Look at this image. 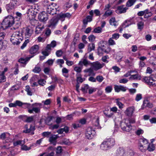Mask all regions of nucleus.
Returning a JSON list of instances; mask_svg holds the SVG:
<instances>
[{
    "instance_id": "nucleus-1",
    "label": "nucleus",
    "mask_w": 156,
    "mask_h": 156,
    "mask_svg": "<svg viewBox=\"0 0 156 156\" xmlns=\"http://www.w3.org/2000/svg\"><path fill=\"white\" fill-rule=\"evenodd\" d=\"M22 33L19 31H16L13 33L10 38V41L12 44L15 45L19 44L23 39Z\"/></svg>"
},
{
    "instance_id": "nucleus-2",
    "label": "nucleus",
    "mask_w": 156,
    "mask_h": 156,
    "mask_svg": "<svg viewBox=\"0 0 156 156\" xmlns=\"http://www.w3.org/2000/svg\"><path fill=\"white\" fill-rule=\"evenodd\" d=\"M14 23V18L11 16L5 17L1 23L3 30H5L11 26Z\"/></svg>"
},
{
    "instance_id": "nucleus-3",
    "label": "nucleus",
    "mask_w": 156,
    "mask_h": 156,
    "mask_svg": "<svg viewBox=\"0 0 156 156\" xmlns=\"http://www.w3.org/2000/svg\"><path fill=\"white\" fill-rule=\"evenodd\" d=\"M58 6L55 3H52L50 5H48L47 8V12L51 14L54 15L57 13V12L59 11L58 10Z\"/></svg>"
},
{
    "instance_id": "nucleus-4",
    "label": "nucleus",
    "mask_w": 156,
    "mask_h": 156,
    "mask_svg": "<svg viewBox=\"0 0 156 156\" xmlns=\"http://www.w3.org/2000/svg\"><path fill=\"white\" fill-rule=\"evenodd\" d=\"M142 81L150 85L156 86V74L153 78L151 77L145 76L143 79Z\"/></svg>"
},
{
    "instance_id": "nucleus-5",
    "label": "nucleus",
    "mask_w": 156,
    "mask_h": 156,
    "mask_svg": "<svg viewBox=\"0 0 156 156\" xmlns=\"http://www.w3.org/2000/svg\"><path fill=\"white\" fill-rule=\"evenodd\" d=\"M128 120H125L121 123L120 126L122 129L124 131L127 132H129L132 129V126Z\"/></svg>"
},
{
    "instance_id": "nucleus-6",
    "label": "nucleus",
    "mask_w": 156,
    "mask_h": 156,
    "mask_svg": "<svg viewBox=\"0 0 156 156\" xmlns=\"http://www.w3.org/2000/svg\"><path fill=\"white\" fill-rule=\"evenodd\" d=\"M95 130L91 127H88L85 133L87 139H91L95 135Z\"/></svg>"
},
{
    "instance_id": "nucleus-7",
    "label": "nucleus",
    "mask_w": 156,
    "mask_h": 156,
    "mask_svg": "<svg viewBox=\"0 0 156 156\" xmlns=\"http://www.w3.org/2000/svg\"><path fill=\"white\" fill-rule=\"evenodd\" d=\"M103 64H101L98 62H96L91 63V66L94 70H98L103 67Z\"/></svg>"
},
{
    "instance_id": "nucleus-8",
    "label": "nucleus",
    "mask_w": 156,
    "mask_h": 156,
    "mask_svg": "<svg viewBox=\"0 0 156 156\" xmlns=\"http://www.w3.org/2000/svg\"><path fill=\"white\" fill-rule=\"evenodd\" d=\"M42 104L41 103H37L35 104V106H37V107H33L31 109H29L28 112L30 113H32L33 112H34L36 113H39L40 111L41 106Z\"/></svg>"
},
{
    "instance_id": "nucleus-9",
    "label": "nucleus",
    "mask_w": 156,
    "mask_h": 156,
    "mask_svg": "<svg viewBox=\"0 0 156 156\" xmlns=\"http://www.w3.org/2000/svg\"><path fill=\"white\" fill-rule=\"evenodd\" d=\"M23 34L25 38H29L32 34V31L29 28L26 27L23 30Z\"/></svg>"
},
{
    "instance_id": "nucleus-10",
    "label": "nucleus",
    "mask_w": 156,
    "mask_h": 156,
    "mask_svg": "<svg viewBox=\"0 0 156 156\" xmlns=\"http://www.w3.org/2000/svg\"><path fill=\"white\" fill-rule=\"evenodd\" d=\"M38 18L40 21L45 22L48 20V15L45 12H42L39 14Z\"/></svg>"
},
{
    "instance_id": "nucleus-11",
    "label": "nucleus",
    "mask_w": 156,
    "mask_h": 156,
    "mask_svg": "<svg viewBox=\"0 0 156 156\" xmlns=\"http://www.w3.org/2000/svg\"><path fill=\"white\" fill-rule=\"evenodd\" d=\"M98 54L99 55L103 54L104 53H108L111 50V48L110 47H107L106 48H99L98 49Z\"/></svg>"
},
{
    "instance_id": "nucleus-12",
    "label": "nucleus",
    "mask_w": 156,
    "mask_h": 156,
    "mask_svg": "<svg viewBox=\"0 0 156 156\" xmlns=\"http://www.w3.org/2000/svg\"><path fill=\"white\" fill-rule=\"evenodd\" d=\"M59 137L57 135H52L49 137V141L54 145H55L57 143L56 140Z\"/></svg>"
},
{
    "instance_id": "nucleus-13",
    "label": "nucleus",
    "mask_w": 156,
    "mask_h": 156,
    "mask_svg": "<svg viewBox=\"0 0 156 156\" xmlns=\"http://www.w3.org/2000/svg\"><path fill=\"white\" fill-rule=\"evenodd\" d=\"M134 107L132 106L128 108L125 112L126 115L129 116H131L132 115L134 110Z\"/></svg>"
},
{
    "instance_id": "nucleus-14",
    "label": "nucleus",
    "mask_w": 156,
    "mask_h": 156,
    "mask_svg": "<svg viewBox=\"0 0 156 156\" xmlns=\"http://www.w3.org/2000/svg\"><path fill=\"white\" fill-rule=\"evenodd\" d=\"M39 49V46L38 45H35L32 46L30 49L29 52L30 54H33L37 52Z\"/></svg>"
},
{
    "instance_id": "nucleus-15",
    "label": "nucleus",
    "mask_w": 156,
    "mask_h": 156,
    "mask_svg": "<svg viewBox=\"0 0 156 156\" xmlns=\"http://www.w3.org/2000/svg\"><path fill=\"white\" fill-rule=\"evenodd\" d=\"M123 7V5L118 7L116 11V13L119 14L125 13L128 8L126 7L124 8Z\"/></svg>"
},
{
    "instance_id": "nucleus-16",
    "label": "nucleus",
    "mask_w": 156,
    "mask_h": 156,
    "mask_svg": "<svg viewBox=\"0 0 156 156\" xmlns=\"http://www.w3.org/2000/svg\"><path fill=\"white\" fill-rule=\"evenodd\" d=\"M90 64V62L86 58L83 59L80 61L78 63L79 65L83 67V65L87 67Z\"/></svg>"
},
{
    "instance_id": "nucleus-17",
    "label": "nucleus",
    "mask_w": 156,
    "mask_h": 156,
    "mask_svg": "<svg viewBox=\"0 0 156 156\" xmlns=\"http://www.w3.org/2000/svg\"><path fill=\"white\" fill-rule=\"evenodd\" d=\"M25 128L26 129L24 130L23 131V132L25 133H30L32 131H34L35 129L34 126L32 125H30V128L29 129L28 128V125H26L25 126Z\"/></svg>"
},
{
    "instance_id": "nucleus-18",
    "label": "nucleus",
    "mask_w": 156,
    "mask_h": 156,
    "mask_svg": "<svg viewBox=\"0 0 156 156\" xmlns=\"http://www.w3.org/2000/svg\"><path fill=\"white\" fill-rule=\"evenodd\" d=\"M126 87L122 86H115V91L117 92H119L120 91H122L123 92L125 91L126 89Z\"/></svg>"
},
{
    "instance_id": "nucleus-19",
    "label": "nucleus",
    "mask_w": 156,
    "mask_h": 156,
    "mask_svg": "<svg viewBox=\"0 0 156 156\" xmlns=\"http://www.w3.org/2000/svg\"><path fill=\"white\" fill-rule=\"evenodd\" d=\"M108 144L105 141H104L101 145V149L103 150H107L110 148Z\"/></svg>"
},
{
    "instance_id": "nucleus-20",
    "label": "nucleus",
    "mask_w": 156,
    "mask_h": 156,
    "mask_svg": "<svg viewBox=\"0 0 156 156\" xmlns=\"http://www.w3.org/2000/svg\"><path fill=\"white\" fill-rule=\"evenodd\" d=\"M69 127L67 126H65L63 128H60L58 129L57 131L58 134H62L63 132H64L66 133H67L69 131Z\"/></svg>"
},
{
    "instance_id": "nucleus-21",
    "label": "nucleus",
    "mask_w": 156,
    "mask_h": 156,
    "mask_svg": "<svg viewBox=\"0 0 156 156\" xmlns=\"http://www.w3.org/2000/svg\"><path fill=\"white\" fill-rule=\"evenodd\" d=\"M125 154L124 149L121 147L118 148L116 152V154L118 156H123Z\"/></svg>"
},
{
    "instance_id": "nucleus-22",
    "label": "nucleus",
    "mask_w": 156,
    "mask_h": 156,
    "mask_svg": "<svg viewBox=\"0 0 156 156\" xmlns=\"http://www.w3.org/2000/svg\"><path fill=\"white\" fill-rule=\"evenodd\" d=\"M58 22V19L57 18H53L50 20L48 27L55 26Z\"/></svg>"
},
{
    "instance_id": "nucleus-23",
    "label": "nucleus",
    "mask_w": 156,
    "mask_h": 156,
    "mask_svg": "<svg viewBox=\"0 0 156 156\" xmlns=\"http://www.w3.org/2000/svg\"><path fill=\"white\" fill-rule=\"evenodd\" d=\"M15 5L12 3H10L6 5V8L8 12H10L11 10H12L15 8Z\"/></svg>"
},
{
    "instance_id": "nucleus-24",
    "label": "nucleus",
    "mask_w": 156,
    "mask_h": 156,
    "mask_svg": "<svg viewBox=\"0 0 156 156\" xmlns=\"http://www.w3.org/2000/svg\"><path fill=\"white\" fill-rule=\"evenodd\" d=\"M105 141L108 144V145L110 148L115 144V141L113 138L108 139Z\"/></svg>"
},
{
    "instance_id": "nucleus-25",
    "label": "nucleus",
    "mask_w": 156,
    "mask_h": 156,
    "mask_svg": "<svg viewBox=\"0 0 156 156\" xmlns=\"http://www.w3.org/2000/svg\"><path fill=\"white\" fill-rule=\"evenodd\" d=\"M76 76L77 83H81L85 80L84 78H82V75L80 74H77L76 75Z\"/></svg>"
},
{
    "instance_id": "nucleus-26",
    "label": "nucleus",
    "mask_w": 156,
    "mask_h": 156,
    "mask_svg": "<svg viewBox=\"0 0 156 156\" xmlns=\"http://www.w3.org/2000/svg\"><path fill=\"white\" fill-rule=\"evenodd\" d=\"M48 152H49L51 151L52 152L49 154H47L45 156H54V152L53 151H54V148L52 147L51 146L49 147L47 150Z\"/></svg>"
},
{
    "instance_id": "nucleus-27",
    "label": "nucleus",
    "mask_w": 156,
    "mask_h": 156,
    "mask_svg": "<svg viewBox=\"0 0 156 156\" xmlns=\"http://www.w3.org/2000/svg\"><path fill=\"white\" fill-rule=\"evenodd\" d=\"M152 105L149 103L147 101H143V105L142 106L141 109H143L145 108L148 107L149 108H151Z\"/></svg>"
},
{
    "instance_id": "nucleus-28",
    "label": "nucleus",
    "mask_w": 156,
    "mask_h": 156,
    "mask_svg": "<svg viewBox=\"0 0 156 156\" xmlns=\"http://www.w3.org/2000/svg\"><path fill=\"white\" fill-rule=\"evenodd\" d=\"M33 56L34 55L30 57H27L25 58H21L19 59V61L22 63H26L31 58L33 57Z\"/></svg>"
},
{
    "instance_id": "nucleus-29",
    "label": "nucleus",
    "mask_w": 156,
    "mask_h": 156,
    "mask_svg": "<svg viewBox=\"0 0 156 156\" xmlns=\"http://www.w3.org/2000/svg\"><path fill=\"white\" fill-rule=\"evenodd\" d=\"M56 43L55 41H52L50 44H48L47 45V48L48 49H50L51 50V48H54L56 46Z\"/></svg>"
},
{
    "instance_id": "nucleus-30",
    "label": "nucleus",
    "mask_w": 156,
    "mask_h": 156,
    "mask_svg": "<svg viewBox=\"0 0 156 156\" xmlns=\"http://www.w3.org/2000/svg\"><path fill=\"white\" fill-rule=\"evenodd\" d=\"M130 80H134L141 79V76L138 74H135L131 75L129 78Z\"/></svg>"
},
{
    "instance_id": "nucleus-31",
    "label": "nucleus",
    "mask_w": 156,
    "mask_h": 156,
    "mask_svg": "<svg viewBox=\"0 0 156 156\" xmlns=\"http://www.w3.org/2000/svg\"><path fill=\"white\" fill-rule=\"evenodd\" d=\"M133 59L131 58H129V59H127L125 61V63L129 66H132L133 65Z\"/></svg>"
},
{
    "instance_id": "nucleus-32",
    "label": "nucleus",
    "mask_w": 156,
    "mask_h": 156,
    "mask_svg": "<svg viewBox=\"0 0 156 156\" xmlns=\"http://www.w3.org/2000/svg\"><path fill=\"white\" fill-rule=\"evenodd\" d=\"M44 28L43 26L41 27L38 26L36 27L35 32L36 34H38L41 33L42 30Z\"/></svg>"
},
{
    "instance_id": "nucleus-33",
    "label": "nucleus",
    "mask_w": 156,
    "mask_h": 156,
    "mask_svg": "<svg viewBox=\"0 0 156 156\" xmlns=\"http://www.w3.org/2000/svg\"><path fill=\"white\" fill-rule=\"evenodd\" d=\"M69 70L66 68L64 67L62 69V72L63 75L66 78H68V75L67 74L69 73Z\"/></svg>"
},
{
    "instance_id": "nucleus-34",
    "label": "nucleus",
    "mask_w": 156,
    "mask_h": 156,
    "mask_svg": "<svg viewBox=\"0 0 156 156\" xmlns=\"http://www.w3.org/2000/svg\"><path fill=\"white\" fill-rule=\"evenodd\" d=\"M51 50L50 49H48L46 46L45 50L42 51V53L45 56H48L50 53Z\"/></svg>"
},
{
    "instance_id": "nucleus-35",
    "label": "nucleus",
    "mask_w": 156,
    "mask_h": 156,
    "mask_svg": "<svg viewBox=\"0 0 156 156\" xmlns=\"http://www.w3.org/2000/svg\"><path fill=\"white\" fill-rule=\"evenodd\" d=\"M82 69L83 67L81 66H76L74 67V70L78 74L81 72Z\"/></svg>"
},
{
    "instance_id": "nucleus-36",
    "label": "nucleus",
    "mask_w": 156,
    "mask_h": 156,
    "mask_svg": "<svg viewBox=\"0 0 156 156\" xmlns=\"http://www.w3.org/2000/svg\"><path fill=\"white\" fill-rule=\"evenodd\" d=\"M136 0H128L126 3V5L127 7H131L136 2Z\"/></svg>"
},
{
    "instance_id": "nucleus-37",
    "label": "nucleus",
    "mask_w": 156,
    "mask_h": 156,
    "mask_svg": "<svg viewBox=\"0 0 156 156\" xmlns=\"http://www.w3.org/2000/svg\"><path fill=\"white\" fill-rule=\"evenodd\" d=\"M109 23L110 25H113L115 27L117 25V22L115 21V19L114 17H112L110 20Z\"/></svg>"
},
{
    "instance_id": "nucleus-38",
    "label": "nucleus",
    "mask_w": 156,
    "mask_h": 156,
    "mask_svg": "<svg viewBox=\"0 0 156 156\" xmlns=\"http://www.w3.org/2000/svg\"><path fill=\"white\" fill-rule=\"evenodd\" d=\"M104 114L108 118L111 117L113 115V113H112L110 111H107L106 110L104 111Z\"/></svg>"
},
{
    "instance_id": "nucleus-39",
    "label": "nucleus",
    "mask_w": 156,
    "mask_h": 156,
    "mask_svg": "<svg viewBox=\"0 0 156 156\" xmlns=\"http://www.w3.org/2000/svg\"><path fill=\"white\" fill-rule=\"evenodd\" d=\"M147 150L150 151H152L155 150V147L154 144H149L147 148Z\"/></svg>"
},
{
    "instance_id": "nucleus-40",
    "label": "nucleus",
    "mask_w": 156,
    "mask_h": 156,
    "mask_svg": "<svg viewBox=\"0 0 156 156\" xmlns=\"http://www.w3.org/2000/svg\"><path fill=\"white\" fill-rule=\"evenodd\" d=\"M95 45L94 44L92 43L89 45L88 48V50L89 52L91 51L92 50H94L95 48Z\"/></svg>"
},
{
    "instance_id": "nucleus-41",
    "label": "nucleus",
    "mask_w": 156,
    "mask_h": 156,
    "mask_svg": "<svg viewBox=\"0 0 156 156\" xmlns=\"http://www.w3.org/2000/svg\"><path fill=\"white\" fill-rule=\"evenodd\" d=\"M84 71L85 73H89L93 76H94L95 75V73H94L92 69L91 68L86 69L84 70Z\"/></svg>"
},
{
    "instance_id": "nucleus-42",
    "label": "nucleus",
    "mask_w": 156,
    "mask_h": 156,
    "mask_svg": "<svg viewBox=\"0 0 156 156\" xmlns=\"http://www.w3.org/2000/svg\"><path fill=\"white\" fill-rule=\"evenodd\" d=\"M138 29L140 30L142 29L144 26V23L142 21L139 22L137 23Z\"/></svg>"
},
{
    "instance_id": "nucleus-43",
    "label": "nucleus",
    "mask_w": 156,
    "mask_h": 156,
    "mask_svg": "<svg viewBox=\"0 0 156 156\" xmlns=\"http://www.w3.org/2000/svg\"><path fill=\"white\" fill-rule=\"evenodd\" d=\"M24 142L23 140H18L13 143L14 146H16L18 145H22L24 144Z\"/></svg>"
},
{
    "instance_id": "nucleus-44",
    "label": "nucleus",
    "mask_w": 156,
    "mask_h": 156,
    "mask_svg": "<svg viewBox=\"0 0 156 156\" xmlns=\"http://www.w3.org/2000/svg\"><path fill=\"white\" fill-rule=\"evenodd\" d=\"M108 44L109 45H113L115 44V42L113 39L111 37L108 40Z\"/></svg>"
},
{
    "instance_id": "nucleus-45",
    "label": "nucleus",
    "mask_w": 156,
    "mask_h": 156,
    "mask_svg": "<svg viewBox=\"0 0 156 156\" xmlns=\"http://www.w3.org/2000/svg\"><path fill=\"white\" fill-rule=\"evenodd\" d=\"M89 88L90 87L87 84H86L84 85V86L82 88V90L84 92H87V90L88 89H89Z\"/></svg>"
},
{
    "instance_id": "nucleus-46",
    "label": "nucleus",
    "mask_w": 156,
    "mask_h": 156,
    "mask_svg": "<svg viewBox=\"0 0 156 156\" xmlns=\"http://www.w3.org/2000/svg\"><path fill=\"white\" fill-rule=\"evenodd\" d=\"M5 80V77L3 73H1L0 75V83L4 82Z\"/></svg>"
},
{
    "instance_id": "nucleus-47",
    "label": "nucleus",
    "mask_w": 156,
    "mask_h": 156,
    "mask_svg": "<svg viewBox=\"0 0 156 156\" xmlns=\"http://www.w3.org/2000/svg\"><path fill=\"white\" fill-rule=\"evenodd\" d=\"M41 71V68L39 66H36L33 70V71L35 73H39Z\"/></svg>"
},
{
    "instance_id": "nucleus-48",
    "label": "nucleus",
    "mask_w": 156,
    "mask_h": 156,
    "mask_svg": "<svg viewBox=\"0 0 156 156\" xmlns=\"http://www.w3.org/2000/svg\"><path fill=\"white\" fill-rule=\"evenodd\" d=\"M16 19H17V20H19L22 18V14L21 13L16 12Z\"/></svg>"
},
{
    "instance_id": "nucleus-49",
    "label": "nucleus",
    "mask_w": 156,
    "mask_h": 156,
    "mask_svg": "<svg viewBox=\"0 0 156 156\" xmlns=\"http://www.w3.org/2000/svg\"><path fill=\"white\" fill-rule=\"evenodd\" d=\"M142 98V95L140 94H136L135 100L138 101L140 100Z\"/></svg>"
},
{
    "instance_id": "nucleus-50",
    "label": "nucleus",
    "mask_w": 156,
    "mask_h": 156,
    "mask_svg": "<svg viewBox=\"0 0 156 156\" xmlns=\"http://www.w3.org/2000/svg\"><path fill=\"white\" fill-rule=\"evenodd\" d=\"M63 53V51L62 50H60L57 51L56 52V55L58 57H61Z\"/></svg>"
},
{
    "instance_id": "nucleus-51",
    "label": "nucleus",
    "mask_w": 156,
    "mask_h": 156,
    "mask_svg": "<svg viewBox=\"0 0 156 156\" xmlns=\"http://www.w3.org/2000/svg\"><path fill=\"white\" fill-rule=\"evenodd\" d=\"M104 77L101 76H98L96 77L97 80L99 82H101L104 80Z\"/></svg>"
},
{
    "instance_id": "nucleus-52",
    "label": "nucleus",
    "mask_w": 156,
    "mask_h": 156,
    "mask_svg": "<svg viewBox=\"0 0 156 156\" xmlns=\"http://www.w3.org/2000/svg\"><path fill=\"white\" fill-rule=\"evenodd\" d=\"M58 17L59 19L62 21H63L65 20V17L63 13H60L58 15Z\"/></svg>"
},
{
    "instance_id": "nucleus-53",
    "label": "nucleus",
    "mask_w": 156,
    "mask_h": 156,
    "mask_svg": "<svg viewBox=\"0 0 156 156\" xmlns=\"http://www.w3.org/2000/svg\"><path fill=\"white\" fill-rule=\"evenodd\" d=\"M28 14L30 15H33L34 14V11L33 10V8H31L29 9L27 12Z\"/></svg>"
},
{
    "instance_id": "nucleus-54",
    "label": "nucleus",
    "mask_w": 156,
    "mask_h": 156,
    "mask_svg": "<svg viewBox=\"0 0 156 156\" xmlns=\"http://www.w3.org/2000/svg\"><path fill=\"white\" fill-rule=\"evenodd\" d=\"M120 35L118 33H115L112 35V39L117 40L119 37Z\"/></svg>"
},
{
    "instance_id": "nucleus-55",
    "label": "nucleus",
    "mask_w": 156,
    "mask_h": 156,
    "mask_svg": "<svg viewBox=\"0 0 156 156\" xmlns=\"http://www.w3.org/2000/svg\"><path fill=\"white\" fill-rule=\"evenodd\" d=\"M102 30V28L101 27H98L95 28L94 30V31L95 33H99L101 32Z\"/></svg>"
},
{
    "instance_id": "nucleus-56",
    "label": "nucleus",
    "mask_w": 156,
    "mask_h": 156,
    "mask_svg": "<svg viewBox=\"0 0 156 156\" xmlns=\"http://www.w3.org/2000/svg\"><path fill=\"white\" fill-rule=\"evenodd\" d=\"M33 145L32 144V145H30V146L29 147H27L26 145H22V146L21 148L22 150H29L31 148V147Z\"/></svg>"
},
{
    "instance_id": "nucleus-57",
    "label": "nucleus",
    "mask_w": 156,
    "mask_h": 156,
    "mask_svg": "<svg viewBox=\"0 0 156 156\" xmlns=\"http://www.w3.org/2000/svg\"><path fill=\"white\" fill-rule=\"evenodd\" d=\"M38 84L42 86H44L45 84L46 81L44 79H41L38 81Z\"/></svg>"
},
{
    "instance_id": "nucleus-58",
    "label": "nucleus",
    "mask_w": 156,
    "mask_h": 156,
    "mask_svg": "<svg viewBox=\"0 0 156 156\" xmlns=\"http://www.w3.org/2000/svg\"><path fill=\"white\" fill-rule=\"evenodd\" d=\"M112 69L114 70V72L115 73H117L119 72L120 70L119 68L116 66H113L112 67Z\"/></svg>"
},
{
    "instance_id": "nucleus-59",
    "label": "nucleus",
    "mask_w": 156,
    "mask_h": 156,
    "mask_svg": "<svg viewBox=\"0 0 156 156\" xmlns=\"http://www.w3.org/2000/svg\"><path fill=\"white\" fill-rule=\"evenodd\" d=\"M95 37L93 35L89 36L88 37L89 41L90 42L94 41L95 40Z\"/></svg>"
},
{
    "instance_id": "nucleus-60",
    "label": "nucleus",
    "mask_w": 156,
    "mask_h": 156,
    "mask_svg": "<svg viewBox=\"0 0 156 156\" xmlns=\"http://www.w3.org/2000/svg\"><path fill=\"white\" fill-rule=\"evenodd\" d=\"M29 42V40L28 39L26 40L23 43L21 47V49H23L27 45V44Z\"/></svg>"
},
{
    "instance_id": "nucleus-61",
    "label": "nucleus",
    "mask_w": 156,
    "mask_h": 156,
    "mask_svg": "<svg viewBox=\"0 0 156 156\" xmlns=\"http://www.w3.org/2000/svg\"><path fill=\"white\" fill-rule=\"evenodd\" d=\"M62 142L63 144H64L65 145H69L71 144L69 140L67 139H64L62 140Z\"/></svg>"
},
{
    "instance_id": "nucleus-62",
    "label": "nucleus",
    "mask_w": 156,
    "mask_h": 156,
    "mask_svg": "<svg viewBox=\"0 0 156 156\" xmlns=\"http://www.w3.org/2000/svg\"><path fill=\"white\" fill-rule=\"evenodd\" d=\"M34 121V118L32 116L28 117L27 118L26 121L28 122H30Z\"/></svg>"
},
{
    "instance_id": "nucleus-63",
    "label": "nucleus",
    "mask_w": 156,
    "mask_h": 156,
    "mask_svg": "<svg viewBox=\"0 0 156 156\" xmlns=\"http://www.w3.org/2000/svg\"><path fill=\"white\" fill-rule=\"evenodd\" d=\"M112 90V87L111 86H108L106 87L105 90L107 93L110 92Z\"/></svg>"
},
{
    "instance_id": "nucleus-64",
    "label": "nucleus",
    "mask_w": 156,
    "mask_h": 156,
    "mask_svg": "<svg viewBox=\"0 0 156 156\" xmlns=\"http://www.w3.org/2000/svg\"><path fill=\"white\" fill-rule=\"evenodd\" d=\"M62 147L61 146L58 147L56 149V153L60 154L62 152Z\"/></svg>"
}]
</instances>
